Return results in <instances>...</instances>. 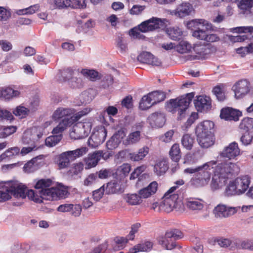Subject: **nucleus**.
<instances>
[{
    "label": "nucleus",
    "mask_w": 253,
    "mask_h": 253,
    "mask_svg": "<svg viewBox=\"0 0 253 253\" xmlns=\"http://www.w3.org/2000/svg\"><path fill=\"white\" fill-rule=\"evenodd\" d=\"M167 22H168V21L166 19L152 17L139 25L138 29H131L129 33L130 35L136 38H140L141 36L140 32L145 33L157 29L163 28L167 25Z\"/></svg>",
    "instance_id": "nucleus-1"
},
{
    "label": "nucleus",
    "mask_w": 253,
    "mask_h": 253,
    "mask_svg": "<svg viewBox=\"0 0 253 253\" xmlns=\"http://www.w3.org/2000/svg\"><path fill=\"white\" fill-rule=\"evenodd\" d=\"M216 164L214 161H210L202 166L198 167V172L194 175L192 180L197 186H203L208 183L211 175L213 172V166Z\"/></svg>",
    "instance_id": "nucleus-2"
},
{
    "label": "nucleus",
    "mask_w": 253,
    "mask_h": 253,
    "mask_svg": "<svg viewBox=\"0 0 253 253\" xmlns=\"http://www.w3.org/2000/svg\"><path fill=\"white\" fill-rule=\"evenodd\" d=\"M187 28L193 31L192 36L200 40L205 41L208 30L211 28V24L203 19H196L187 23Z\"/></svg>",
    "instance_id": "nucleus-3"
},
{
    "label": "nucleus",
    "mask_w": 253,
    "mask_h": 253,
    "mask_svg": "<svg viewBox=\"0 0 253 253\" xmlns=\"http://www.w3.org/2000/svg\"><path fill=\"white\" fill-rule=\"evenodd\" d=\"M194 96V93L191 92L186 94L185 96H181L180 98L170 99L169 102L167 103V108L170 112H177L181 117L188 108Z\"/></svg>",
    "instance_id": "nucleus-4"
},
{
    "label": "nucleus",
    "mask_w": 253,
    "mask_h": 253,
    "mask_svg": "<svg viewBox=\"0 0 253 253\" xmlns=\"http://www.w3.org/2000/svg\"><path fill=\"white\" fill-rule=\"evenodd\" d=\"M183 194L173 193L170 194L167 192L164 197L162 202L159 205V210L166 212H169L173 208L179 209L183 204L182 200Z\"/></svg>",
    "instance_id": "nucleus-5"
},
{
    "label": "nucleus",
    "mask_w": 253,
    "mask_h": 253,
    "mask_svg": "<svg viewBox=\"0 0 253 253\" xmlns=\"http://www.w3.org/2000/svg\"><path fill=\"white\" fill-rule=\"evenodd\" d=\"M239 172L238 166L230 162L218 164L213 169V172L215 174L226 180L233 175L237 174Z\"/></svg>",
    "instance_id": "nucleus-6"
},
{
    "label": "nucleus",
    "mask_w": 253,
    "mask_h": 253,
    "mask_svg": "<svg viewBox=\"0 0 253 253\" xmlns=\"http://www.w3.org/2000/svg\"><path fill=\"white\" fill-rule=\"evenodd\" d=\"M90 110V108H85L76 113L75 115L72 116L70 118H64L59 123L57 126L53 128L52 133L54 135H62V132L67 126H70L83 116L88 114Z\"/></svg>",
    "instance_id": "nucleus-7"
},
{
    "label": "nucleus",
    "mask_w": 253,
    "mask_h": 253,
    "mask_svg": "<svg viewBox=\"0 0 253 253\" xmlns=\"http://www.w3.org/2000/svg\"><path fill=\"white\" fill-rule=\"evenodd\" d=\"M182 232L178 229H173L166 232L164 236L159 237L158 239L159 244L167 250H172L176 246L175 240L182 238Z\"/></svg>",
    "instance_id": "nucleus-8"
},
{
    "label": "nucleus",
    "mask_w": 253,
    "mask_h": 253,
    "mask_svg": "<svg viewBox=\"0 0 253 253\" xmlns=\"http://www.w3.org/2000/svg\"><path fill=\"white\" fill-rule=\"evenodd\" d=\"M43 135V128L34 127L25 130L21 138V143L25 145H36V143Z\"/></svg>",
    "instance_id": "nucleus-9"
},
{
    "label": "nucleus",
    "mask_w": 253,
    "mask_h": 253,
    "mask_svg": "<svg viewBox=\"0 0 253 253\" xmlns=\"http://www.w3.org/2000/svg\"><path fill=\"white\" fill-rule=\"evenodd\" d=\"M91 123L90 121L78 122L71 128L70 137L74 139H80L88 136L91 129Z\"/></svg>",
    "instance_id": "nucleus-10"
},
{
    "label": "nucleus",
    "mask_w": 253,
    "mask_h": 253,
    "mask_svg": "<svg viewBox=\"0 0 253 253\" xmlns=\"http://www.w3.org/2000/svg\"><path fill=\"white\" fill-rule=\"evenodd\" d=\"M107 136V131L104 127H101L93 131L88 140V145L92 148H96L102 144Z\"/></svg>",
    "instance_id": "nucleus-11"
},
{
    "label": "nucleus",
    "mask_w": 253,
    "mask_h": 253,
    "mask_svg": "<svg viewBox=\"0 0 253 253\" xmlns=\"http://www.w3.org/2000/svg\"><path fill=\"white\" fill-rule=\"evenodd\" d=\"M205 47L202 45L192 46L191 43L184 40L181 41L175 46L176 50L181 54L189 53L193 50L197 53L202 54L205 53Z\"/></svg>",
    "instance_id": "nucleus-12"
},
{
    "label": "nucleus",
    "mask_w": 253,
    "mask_h": 253,
    "mask_svg": "<svg viewBox=\"0 0 253 253\" xmlns=\"http://www.w3.org/2000/svg\"><path fill=\"white\" fill-rule=\"evenodd\" d=\"M11 195L15 198L24 199L26 197L27 187L22 183L16 181H9Z\"/></svg>",
    "instance_id": "nucleus-13"
},
{
    "label": "nucleus",
    "mask_w": 253,
    "mask_h": 253,
    "mask_svg": "<svg viewBox=\"0 0 253 253\" xmlns=\"http://www.w3.org/2000/svg\"><path fill=\"white\" fill-rule=\"evenodd\" d=\"M140 227V224L137 223L133 224L131 227V230L128 235V238L123 237H117L114 239L115 243L118 245L117 250H120L123 249L128 240H132L134 238V234L138 231Z\"/></svg>",
    "instance_id": "nucleus-14"
},
{
    "label": "nucleus",
    "mask_w": 253,
    "mask_h": 253,
    "mask_svg": "<svg viewBox=\"0 0 253 253\" xmlns=\"http://www.w3.org/2000/svg\"><path fill=\"white\" fill-rule=\"evenodd\" d=\"M241 115L242 113L240 111L231 107H225L221 110L220 117L225 121L236 122Z\"/></svg>",
    "instance_id": "nucleus-15"
},
{
    "label": "nucleus",
    "mask_w": 253,
    "mask_h": 253,
    "mask_svg": "<svg viewBox=\"0 0 253 253\" xmlns=\"http://www.w3.org/2000/svg\"><path fill=\"white\" fill-rule=\"evenodd\" d=\"M52 181L50 179H41L36 182L35 188L36 190L38 191L39 194L42 198L47 200V198L46 197L47 191L51 189V188L49 187L52 186Z\"/></svg>",
    "instance_id": "nucleus-16"
},
{
    "label": "nucleus",
    "mask_w": 253,
    "mask_h": 253,
    "mask_svg": "<svg viewBox=\"0 0 253 253\" xmlns=\"http://www.w3.org/2000/svg\"><path fill=\"white\" fill-rule=\"evenodd\" d=\"M240 207H227L224 205H218L214 211L215 216L219 217H227L235 214Z\"/></svg>",
    "instance_id": "nucleus-17"
},
{
    "label": "nucleus",
    "mask_w": 253,
    "mask_h": 253,
    "mask_svg": "<svg viewBox=\"0 0 253 253\" xmlns=\"http://www.w3.org/2000/svg\"><path fill=\"white\" fill-rule=\"evenodd\" d=\"M214 123L210 121H205L199 124L195 128L196 135L213 134Z\"/></svg>",
    "instance_id": "nucleus-18"
},
{
    "label": "nucleus",
    "mask_w": 253,
    "mask_h": 253,
    "mask_svg": "<svg viewBox=\"0 0 253 253\" xmlns=\"http://www.w3.org/2000/svg\"><path fill=\"white\" fill-rule=\"evenodd\" d=\"M46 193L47 200H56L58 199H64L67 197L69 193L66 188L51 187Z\"/></svg>",
    "instance_id": "nucleus-19"
},
{
    "label": "nucleus",
    "mask_w": 253,
    "mask_h": 253,
    "mask_svg": "<svg viewBox=\"0 0 253 253\" xmlns=\"http://www.w3.org/2000/svg\"><path fill=\"white\" fill-rule=\"evenodd\" d=\"M194 104L198 111H207L211 108V98L207 96H199L194 100Z\"/></svg>",
    "instance_id": "nucleus-20"
},
{
    "label": "nucleus",
    "mask_w": 253,
    "mask_h": 253,
    "mask_svg": "<svg viewBox=\"0 0 253 253\" xmlns=\"http://www.w3.org/2000/svg\"><path fill=\"white\" fill-rule=\"evenodd\" d=\"M240 154V149L238 144L235 142L230 143L225 147L221 153V156L223 157L228 158L229 159H234Z\"/></svg>",
    "instance_id": "nucleus-21"
},
{
    "label": "nucleus",
    "mask_w": 253,
    "mask_h": 253,
    "mask_svg": "<svg viewBox=\"0 0 253 253\" xmlns=\"http://www.w3.org/2000/svg\"><path fill=\"white\" fill-rule=\"evenodd\" d=\"M235 97L241 98L249 91V84L246 80H241L233 87Z\"/></svg>",
    "instance_id": "nucleus-22"
},
{
    "label": "nucleus",
    "mask_w": 253,
    "mask_h": 253,
    "mask_svg": "<svg viewBox=\"0 0 253 253\" xmlns=\"http://www.w3.org/2000/svg\"><path fill=\"white\" fill-rule=\"evenodd\" d=\"M137 59L142 63L153 66H158L161 64V62L158 58L154 57L153 54L148 52H143L140 54L137 57Z\"/></svg>",
    "instance_id": "nucleus-23"
},
{
    "label": "nucleus",
    "mask_w": 253,
    "mask_h": 253,
    "mask_svg": "<svg viewBox=\"0 0 253 253\" xmlns=\"http://www.w3.org/2000/svg\"><path fill=\"white\" fill-rule=\"evenodd\" d=\"M196 137L198 144L203 148H208L212 146L215 142V139L214 133L196 135Z\"/></svg>",
    "instance_id": "nucleus-24"
},
{
    "label": "nucleus",
    "mask_w": 253,
    "mask_h": 253,
    "mask_svg": "<svg viewBox=\"0 0 253 253\" xmlns=\"http://www.w3.org/2000/svg\"><path fill=\"white\" fill-rule=\"evenodd\" d=\"M236 185L238 194L244 193L249 188L251 178L248 175L237 177L234 180Z\"/></svg>",
    "instance_id": "nucleus-25"
},
{
    "label": "nucleus",
    "mask_w": 253,
    "mask_h": 253,
    "mask_svg": "<svg viewBox=\"0 0 253 253\" xmlns=\"http://www.w3.org/2000/svg\"><path fill=\"white\" fill-rule=\"evenodd\" d=\"M148 120L152 127H162L166 121L164 114L158 112L152 114Z\"/></svg>",
    "instance_id": "nucleus-26"
},
{
    "label": "nucleus",
    "mask_w": 253,
    "mask_h": 253,
    "mask_svg": "<svg viewBox=\"0 0 253 253\" xmlns=\"http://www.w3.org/2000/svg\"><path fill=\"white\" fill-rule=\"evenodd\" d=\"M75 110L72 108H65L60 107L57 108L52 115V118L57 120L65 117V118H70L72 116L75 115Z\"/></svg>",
    "instance_id": "nucleus-27"
},
{
    "label": "nucleus",
    "mask_w": 253,
    "mask_h": 253,
    "mask_svg": "<svg viewBox=\"0 0 253 253\" xmlns=\"http://www.w3.org/2000/svg\"><path fill=\"white\" fill-rule=\"evenodd\" d=\"M158 183L156 181L151 182L147 187L139 191L140 198H147L155 194L157 190Z\"/></svg>",
    "instance_id": "nucleus-28"
},
{
    "label": "nucleus",
    "mask_w": 253,
    "mask_h": 253,
    "mask_svg": "<svg viewBox=\"0 0 253 253\" xmlns=\"http://www.w3.org/2000/svg\"><path fill=\"white\" fill-rule=\"evenodd\" d=\"M123 135V132L121 131L114 134L106 143L108 149L113 150L117 148L122 141Z\"/></svg>",
    "instance_id": "nucleus-29"
},
{
    "label": "nucleus",
    "mask_w": 253,
    "mask_h": 253,
    "mask_svg": "<svg viewBox=\"0 0 253 253\" xmlns=\"http://www.w3.org/2000/svg\"><path fill=\"white\" fill-rule=\"evenodd\" d=\"M9 181L0 182V202H5L11 198Z\"/></svg>",
    "instance_id": "nucleus-30"
},
{
    "label": "nucleus",
    "mask_w": 253,
    "mask_h": 253,
    "mask_svg": "<svg viewBox=\"0 0 253 253\" xmlns=\"http://www.w3.org/2000/svg\"><path fill=\"white\" fill-rule=\"evenodd\" d=\"M186 206L191 210L200 211L204 207L202 200L195 198H189L186 199Z\"/></svg>",
    "instance_id": "nucleus-31"
},
{
    "label": "nucleus",
    "mask_w": 253,
    "mask_h": 253,
    "mask_svg": "<svg viewBox=\"0 0 253 253\" xmlns=\"http://www.w3.org/2000/svg\"><path fill=\"white\" fill-rule=\"evenodd\" d=\"M141 139V132L136 130L130 133L126 138L123 140V144L126 146L135 144Z\"/></svg>",
    "instance_id": "nucleus-32"
},
{
    "label": "nucleus",
    "mask_w": 253,
    "mask_h": 253,
    "mask_svg": "<svg viewBox=\"0 0 253 253\" xmlns=\"http://www.w3.org/2000/svg\"><path fill=\"white\" fill-rule=\"evenodd\" d=\"M149 148L144 146L140 148L137 152H134L129 154L130 159L135 162L143 160L149 153Z\"/></svg>",
    "instance_id": "nucleus-33"
},
{
    "label": "nucleus",
    "mask_w": 253,
    "mask_h": 253,
    "mask_svg": "<svg viewBox=\"0 0 253 253\" xmlns=\"http://www.w3.org/2000/svg\"><path fill=\"white\" fill-rule=\"evenodd\" d=\"M99 161L97 151L89 154L87 157L84 159L85 169H90L95 167Z\"/></svg>",
    "instance_id": "nucleus-34"
},
{
    "label": "nucleus",
    "mask_w": 253,
    "mask_h": 253,
    "mask_svg": "<svg viewBox=\"0 0 253 253\" xmlns=\"http://www.w3.org/2000/svg\"><path fill=\"white\" fill-rule=\"evenodd\" d=\"M71 161L66 152H64L57 156L56 163L59 169H63L69 167Z\"/></svg>",
    "instance_id": "nucleus-35"
},
{
    "label": "nucleus",
    "mask_w": 253,
    "mask_h": 253,
    "mask_svg": "<svg viewBox=\"0 0 253 253\" xmlns=\"http://www.w3.org/2000/svg\"><path fill=\"white\" fill-rule=\"evenodd\" d=\"M192 10V6L189 2H182L176 8V12L181 17L190 14Z\"/></svg>",
    "instance_id": "nucleus-36"
},
{
    "label": "nucleus",
    "mask_w": 253,
    "mask_h": 253,
    "mask_svg": "<svg viewBox=\"0 0 253 253\" xmlns=\"http://www.w3.org/2000/svg\"><path fill=\"white\" fill-rule=\"evenodd\" d=\"M152 247L153 244L152 242L146 241L144 243L139 244L130 249V252L137 253L139 252H148L152 249Z\"/></svg>",
    "instance_id": "nucleus-37"
},
{
    "label": "nucleus",
    "mask_w": 253,
    "mask_h": 253,
    "mask_svg": "<svg viewBox=\"0 0 253 253\" xmlns=\"http://www.w3.org/2000/svg\"><path fill=\"white\" fill-rule=\"evenodd\" d=\"M19 94V91L9 87L2 89L0 91V97L4 99H10L13 97L18 96Z\"/></svg>",
    "instance_id": "nucleus-38"
},
{
    "label": "nucleus",
    "mask_w": 253,
    "mask_h": 253,
    "mask_svg": "<svg viewBox=\"0 0 253 253\" xmlns=\"http://www.w3.org/2000/svg\"><path fill=\"white\" fill-rule=\"evenodd\" d=\"M86 147H81L73 151H66L71 161H74L77 158L83 156L87 152Z\"/></svg>",
    "instance_id": "nucleus-39"
},
{
    "label": "nucleus",
    "mask_w": 253,
    "mask_h": 253,
    "mask_svg": "<svg viewBox=\"0 0 253 253\" xmlns=\"http://www.w3.org/2000/svg\"><path fill=\"white\" fill-rule=\"evenodd\" d=\"M169 166L167 162L163 160L157 162L154 166V171L158 175L165 173L168 169Z\"/></svg>",
    "instance_id": "nucleus-40"
},
{
    "label": "nucleus",
    "mask_w": 253,
    "mask_h": 253,
    "mask_svg": "<svg viewBox=\"0 0 253 253\" xmlns=\"http://www.w3.org/2000/svg\"><path fill=\"white\" fill-rule=\"evenodd\" d=\"M194 142V137L189 134H184L181 139L182 145L187 150L192 149Z\"/></svg>",
    "instance_id": "nucleus-41"
},
{
    "label": "nucleus",
    "mask_w": 253,
    "mask_h": 253,
    "mask_svg": "<svg viewBox=\"0 0 253 253\" xmlns=\"http://www.w3.org/2000/svg\"><path fill=\"white\" fill-rule=\"evenodd\" d=\"M38 159V157L34 158L26 163L23 167L24 171L30 173L36 170L39 167V164L37 163Z\"/></svg>",
    "instance_id": "nucleus-42"
},
{
    "label": "nucleus",
    "mask_w": 253,
    "mask_h": 253,
    "mask_svg": "<svg viewBox=\"0 0 253 253\" xmlns=\"http://www.w3.org/2000/svg\"><path fill=\"white\" fill-rule=\"evenodd\" d=\"M116 46L118 51L122 54H125L128 50L127 43L122 36H118L116 38Z\"/></svg>",
    "instance_id": "nucleus-43"
},
{
    "label": "nucleus",
    "mask_w": 253,
    "mask_h": 253,
    "mask_svg": "<svg viewBox=\"0 0 253 253\" xmlns=\"http://www.w3.org/2000/svg\"><path fill=\"white\" fill-rule=\"evenodd\" d=\"M169 155L174 162H177L181 158L180 149L178 144H174L169 151Z\"/></svg>",
    "instance_id": "nucleus-44"
},
{
    "label": "nucleus",
    "mask_w": 253,
    "mask_h": 253,
    "mask_svg": "<svg viewBox=\"0 0 253 253\" xmlns=\"http://www.w3.org/2000/svg\"><path fill=\"white\" fill-rule=\"evenodd\" d=\"M149 97L151 98L154 105L163 101L166 98V95L164 92L155 91L148 94Z\"/></svg>",
    "instance_id": "nucleus-45"
},
{
    "label": "nucleus",
    "mask_w": 253,
    "mask_h": 253,
    "mask_svg": "<svg viewBox=\"0 0 253 253\" xmlns=\"http://www.w3.org/2000/svg\"><path fill=\"white\" fill-rule=\"evenodd\" d=\"M167 34L171 39L176 41L180 39L182 32L178 27H173L167 30Z\"/></svg>",
    "instance_id": "nucleus-46"
},
{
    "label": "nucleus",
    "mask_w": 253,
    "mask_h": 253,
    "mask_svg": "<svg viewBox=\"0 0 253 253\" xmlns=\"http://www.w3.org/2000/svg\"><path fill=\"white\" fill-rule=\"evenodd\" d=\"M226 182V180L222 179L221 177L214 173L211 183V188L213 190L219 189L224 185Z\"/></svg>",
    "instance_id": "nucleus-47"
},
{
    "label": "nucleus",
    "mask_w": 253,
    "mask_h": 253,
    "mask_svg": "<svg viewBox=\"0 0 253 253\" xmlns=\"http://www.w3.org/2000/svg\"><path fill=\"white\" fill-rule=\"evenodd\" d=\"M81 74L91 81L98 79V72L94 70L83 69L81 70Z\"/></svg>",
    "instance_id": "nucleus-48"
},
{
    "label": "nucleus",
    "mask_w": 253,
    "mask_h": 253,
    "mask_svg": "<svg viewBox=\"0 0 253 253\" xmlns=\"http://www.w3.org/2000/svg\"><path fill=\"white\" fill-rule=\"evenodd\" d=\"M17 130L15 126H1L0 128V137L5 138L14 133Z\"/></svg>",
    "instance_id": "nucleus-49"
},
{
    "label": "nucleus",
    "mask_w": 253,
    "mask_h": 253,
    "mask_svg": "<svg viewBox=\"0 0 253 253\" xmlns=\"http://www.w3.org/2000/svg\"><path fill=\"white\" fill-rule=\"evenodd\" d=\"M234 244L235 245L237 249L251 251L253 241L250 240L244 241L236 240Z\"/></svg>",
    "instance_id": "nucleus-50"
},
{
    "label": "nucleus",
    "mask_w": 253,
    "mask_h": 253,
    "mask_svg": "<svg viewBox=\"0 0 253 253\" xmlns=\"http://www.w3.org/2000/svg\"><path fill=\"white\" fill-rule=\"evenodd\" d=\"M26 196H27L29 199L37 203H42V199H44L39 194L38 190H36V192L33 190H26Z\"/></svg>",
    "instance_id": "nucleus-51"
},
{
    "label": "nucleus",
    "mask_w": 253,
    "mask_h": 253,
    "mask_svg": "<svg viewBox=\"0 0 253 253\" xmlns=\"http://www.w3.org/2000/svg\"><path fill=\"white\" fill-rule=\"evenodd\" d=\"M69 84L73 88H79L82 87L84 85V82L81 77V75L79 74H76L69 81Z\"/></svg>",
    "instance_id": "nucleus-52"
},
{
    "label": "nucleus",
    "mask_w": 253,
    "mask_h": 253,
    "mask_svg": "<svg viewBox=\"0 0 253 253\" xmlns=\"http://www.w3.org/2000/svg\"><path fill=\"white\" fill-rule=\"evenodd\" d=\"M131 170L130 165L128 164H123L117 169L116 173L121 177H126Z\"/></svg>",
    "instance_id": "nucleus-53"
},
{
    "label": "nucleus",
    "mask_w": 253,
    "mask_h": 253,
    "mask_svg": "<svg viewBox=\"0 0 253 253\" xmlns=\"http://www.w3.org/2000/svg\"><path fill=\"white\" fill-rule=\"evenodd\" d=\"M239 128L246 131L253 128V118H245L243 119L239 125Z\"/></svg>",
    "instance_id": "nucleus-54"
},
{
    "label": "nucleus",
    "mask_w": 253,
    "mask_h": 253,
    "mask_svg": "<svg viewBox=\"0 0 253 253\" xmlns=\"http://www.w3.org/2000/svg\"><path fill=\"white\" fill-rule=\"evenodd\" d=\"M153 105L151 98L147 94L142 98L139 103V107L142 110H146L150 108Z\"/></svg>",
    "instance_id": "nucleus-55"
},
{
    "label": "nucleus",
    "mask_w": 253,
    "mask_h": 253,
    "mask_svg": "<svg viewBox=\"0 0 253 253\" xmlns=\"http://www.w3.org/2000/svg\"><path fill=\"white\" fill-rule=\"evenodd\" d=\"M125 199L127 203L131 205H138L141 201L140 196L136 194H127Z\"/></svg>",
    "instance_id": "nucleus-56"
},
{
    "label": "nucleus",
    "mask_w": 253,
    "mask_h": 253,
    "mask_svg": "<svg viewBox=\"0 0 253 253\" xmlns=\"http://www.w3.org/2000/svg\"><path fill=\"white\" fill-rule=\"evenodd\" d=\"M62 135H54L46 138L45 143L46 146L52 147L56 145L61 139Z\"/></svg>",
    "instance_id": "nucleus-57"
},
{
    "label": "nucleus",
    "mask_w": 253,
    "mask_h": 253,
    "mask_svg": "<svg viewBox=\"0 0 253 253\" xmlns=\"http://www.w3.org/2000/svg\"><path fill=\"white\" fill-rule=\"evenodd\" d=\"M175 184L176 185L171 187L167 192L170 194L176 193L179 194L181 193L183 195L185 189L182 188L179 189V187L184 184V180L182 179L178 180L175 182Z\"/></svg>",
    "instance_id": "nucleus-58"
},
{
    "label": "nucleus",
    "mask_w": 253,
    "mask_h": 253,
    "mask_svg": "<svg viewBox=\"0 0 253 253\" xmlns=\"http://www.w3.org/2000/svg\"><path fill=\"white\" fill-rule=\"evenodd\" d=\"M225 193L227 196H232L236 194H238L237 188L234 181H230L227 186Z\"/></svg>",
    "instance_id": "nucleus-59"
},
{
    "label": "nucleus",
    "mask_w": 253,
    "mask_h": 253,
    "mask_svg": "<svg viewBox=\"0 0 253 253\" xmlns=\"http://www.w3.org/2000/svg\"><path fill=\"white\" fill-rule=\"evenodd\" d=\"M11 16V12L9 9L0 6V21H7Z\"/></svg>",
    "instance_id": "nucleus-60"
},
{
    "label": "nucleus",
    "mask_w": 253,
    "mask_h": 253,
    "mask_svg": "<svg viewBox=\"0 0 253 253\" xmlns=\"http://www.w3.org/2000/svg\"><path fill=\"white\" fill-rule=\"evenodd\" d=\"M76 75L74 71L70 69L67 68L64 70L61 73V75L63 78V81L64 82H68L72 80V78Z\"/></svg>",
    "instance_id": "nucleus-61"
},
{
    "label": "nucleus",
    "mask_w": 253,
    "mask_h": 253,
    "mask_svg": "<svg viewBox=\"0 0 253 253\" xmlns=\"http://www.w3.org/2000/svg\"><path fill=\"white\" fill-rule=\"evenodd\" d=\"M39 5L38 4H34L31 5L29 7L19 10L17 12V14L19 15L21 14H32L35 13L39 9Z\"/></svg>",
    "instance_id": "nucleus-62"
},
{
    "label": "nucleus",
    "mask_w": 253,
    "mask_h": 253,
    "mask_svg": "<svg viewBox=\"0 0 253 253\" xmlns=\"http://www.w3.org/2000/svg\"><path fill=\"white\" fill-rule=\"evenodd\" d=\"M233 31L238 33H249L250 35H252L253 37V27L252 26H243L233 28Z\"/></svg>",
    "instance_id": "nucleus-63"
},
{
    "label": "nucleus",
    "mask_w": 253,
    "mask_h": 253,
    "mask_svg": "<svg viewBox=\"0 0 253 253\" xmlns=\"http://www.w3.org/2000/svg\"><path fill=\"white\" fill-rule=\"evenodd\" d=\"M70 7L73 8H84L86 7V0H70Z\"/></svg>",
    "instance_id": "nucleus-64"
}]
</instances>
